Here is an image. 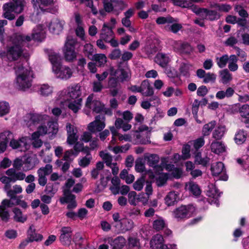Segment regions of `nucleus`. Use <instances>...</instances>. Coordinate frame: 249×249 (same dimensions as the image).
I'll return each instance as SVG.
<instances>
[{
	"mask_svg": "<svg viewBox=\"0 0 249 249\" xmlns=\"http://www.w3.org/2000/svg\"><path fill=\"white\" fill-rule=\"evenodd\" d=\"M96 62L98 67H104L107 62V58L104 54L97 53L90 59Z\"/></svg>",
	"mask_w": 249,
	"mask_h": 249,
	"instance_id": "44",
	"label": "nucleus"
},
{
	"mask_svg": "<svg viewBox=\"0 0 249 249\" xmlns=\"http://www.w3.org/2000/svg\"><path fill=\"white\" fill-rule=\"evenodd\" d=\"M38 89L39 93L44 96H48L53 92V87L48 84H44L40 85Z\"/></svg>",
	"mask_w": 249,
	"mask_h": 249,
	"instance_id": "47",
	"label": "nucleus"
},
{
	"mask_svg": "<svg viewBox=\"0 0 249 249\" xmlns=\"http://www.w3.org/2000/svg\"><path fill=\"white\" fill-rule=\"evenodd\" d=\"M83 53L89 59L93 57L94 50L93 46L90 43H87L84 46Z\"/></svg>",
	"mask_w": 249,
	"mask_h": 249,
	"instance_id": "53",
	"label": "nucleus"
},
{
	"mask_svg": "<svg viewBox=\"0 0 249 249\" xmlns=\"http://www.w3.org/2000/svg\"><path fill=\"white\" fill-rule=\"evenodd\" d=\"M38 162L36 155L28 157L24 161V166L23 167V171H27L32 169Z\"/></svg>",
	"mask_w": 249,
	"mask_h": 249,
	"instance_id": "36",
	"label": "nucleus"
},
{
	"mask_svg": "<svg viewBox=\"0 0 249 249\" xmlns=\"http://www.w3.org/2000/svg\"><path fill=\"white\" fill-rule=\"evenodd\" d=\"M13 2H7L2 6L3 17L10 20L15 18V14L21 13L26 4L25 0H12Z\"/></svg>",
	"mask_w": 249,
	"mask_h": 249,
	"instance_id": "5",
	"label": "nucleus"
},
{
	"mask_svg": "<svg viewBox=\"0 0 249 249\" xmlns=\"http://www.w3.org/2000/svg\"><path fill=\"white\" fill-rule=\"evenodd\" d=\"M196 208L193 205L181 206L173 212L174 217L178 220L188 218L196 212Z\"/></svg>",
	"mask_w": 249,
	"mask_h": 249,
	"instance_id": "10",
	"label": "nucleus"
},
{
	"mask_svg": "<svg viewBox=\"0 0 249 249\" xmlns=\"http://www.w3.org/2000/svg\"><path fill=\"white\" fill-rule=\"evenodd\" d=\"M128 122H124L121 118H117L115 120L114 124L117 128H122L123 131H127L131 128V125L128 123Z\"/></svg>",
	"mask_w": 249,
	"mask_h": 249,
	"instance_id": "45",
	"label": "nucleus"
},
{
	"mask_svg": "<svg viewBox=\"0 0 249 249\" xmlns=\"http://www.w3.org/2000/svg\"><path fill=\"white\" fill-rule=\"evenodd\" d=\"M81 87L78 84L71 85L67 89H64L58 93L57 104H60L64 107L65 102L63 100L82 99Z\"/></svg>",
	"mask_w": 249,
	"mask_h": 249,
	"instance_id": "6",
	"label": "nucleus"
},
{
	"mask_svg": "<svg viewBox=\"0 0 249 249\" xmlns=\"http://www.w3.org/2000/svg\"><path fill=\"white\" fill-rule=\"evenodd\" d=\"M216 62L219 68H223L226 66L228 62H229V57L228 55L225 54L221 57H216Z\"/></svg>",
	"mask_w": 249,
	"mask_h": 249,
	"instance_id": "55",
	"label": "nucleus"
},
{
	"mask_svg": "<svg viewBox=\"0 0 249 249\" xmlns=\"http://www.w3.org/2000/svg\"><path fill=\"white\" fill-rule=\"evenodd\" d=\"M193 11L202 19L214 20L218 19L220 17V15L217 11L208 10L206 8H199L197 7H195L193 8Z\"/></svg>",
	"mask_w": 249,
	"mask_h": 249,
	"instance_id": "11",
	"label": "nucleus"
},
{
	"mask_svg": "<svg viewBox=\"0 0 249 249\" xmlns=\"http://www.w3.org/2000/svg\"><path fill=\"white\" fill-rule=\"evenodd\" d=\"M115 227L120 232L124 233L133 228L134 223L131 219L123 218L121 219L120 223L115 225Z\"/></svg>",
	"mask_w": 249,
	"mask_h": 249,
	"instance_id": "25",
	"label": "nucleus"
},
{
	"mask_svg": "<svg viewBox=\"0 0 249 249\" xmlns=\"http://www.w3.org/2000/svg\"><path fill=\"white\" fill-rule=\"evenodd\" d=\"M195 162L202 165L203 166H206L209 162V159L207 157L202 158L200 153L197 152L195 156Z\"/></svg>",
	"mask_w": 249,
	"mask_h": 249,
	"instance_id": "56",
	"label": "nucleus"
},
{
	"mask_svg": "<svg viewBox=\"0 0 249 249\" xmlns=\"http://www.w3.org/2000/svg\"><path fill=\"white\" fill-rule=\"evenodd\" d=\"M108 71L110 77L108 80V86L111 88H116L118 84V77L117 76L118 71L113 67H110L108 69Z\"/></svg>",
	"mask_w": 249,
	"mask_h": 249,
	"instance_id": "35",
	"label": "nucleus"
},
{
	"mask_svg": "<svg viewBox=\"0 0 249 249\" xmlns=\"http://www.w3.org/2000/svg\"><path fill=\"white\" fill-rule=\"evenodd\" d=\"M211 7L214 8L219 11L226 12L229 11L231 9V7L229 4H219L217 3L211 4Z\"/></svg>",
	"mask_w": 249,
	"mask_h": 249,
	"instance_id": "57",
	"label": "nucleus"
},
{
	"mask_svg": "<svg viewBox=\"0 0 249 249\" xmlns=\"http://www.w3.org/2000/svg\"><path fill=\"white\" fill-rule=\"evenodd\" d=\"M13 212L14 213L13 218L16 222L24 223L26 221L27 219V215L23 214L19 209L18 208H14Z\"/></svg>",
	"mask_w": 249,
	"mask_h": 249,
	"instance_id": "42",
	"label": "nucleus"
},
{
	"mask_svg": "<svg viewBox=\"0 0 249 249\" xmlns=\"http://www.w3.org/2000/svg\"><path fill=\"white\" fill-rule=\"evenodd\" d=\"M100 156L105 161L106 165L111 168L112 173L114 175L118 174L119 168L116 163H112V157L106 151H102L100 152Z\"/></svg>",
	"mask_w": 249,
	"mask_h": 249,
	"instance_id": "21",
	"label": "nucleus"
},
{
	"mask_svg": "<svg viewBox=\"0 0 249 249\" xmlns=\"http://www.w3.org/2000/svg\"><path fill=\"white\" fill-rule=\"evenodd\" d=\"M128 201L132 205L136 206L138 204L139 201L137 199L138 195L135 191H131L128 193Z\"/></svg>",
	"mask_w": 249,
	"mask_h": 249,
	"instance_id": "60",
	"label": "nucleus"
},
{
	"mask_svg": "<svg viewBox=\"0 0 249 249\" xmlns=\"http://www.w3.org/2000/svg\"><path fill=\"white\" fill-rule=\"evenodd\" d=\"M192 71H193V66L188 63L182 64L179 68L180 74L185 77H189Z\"/></svg>",
	"mask_w": 249,
	"mask_h": 249,
	"instance_id": "48",
	"label": "nucleus"
},
{
	"mask_svg": "<svg viewBox=\"0 0 249 249\" xmlns=\"http://www.w3.org/2000/svg\"><path fill=\"white\" fill-rule=\"evenodd\" d=\"M76 40L71 37H68L63 48V53L67 61H72L77 57L75 51Z\"/></svg>",
	"mask_w": 249,
	"mask_h": 249,
	"instance_id": "8",
	"label": "nucleus"
},
{
	"mask_svg": "<svg viewBox=\"0 0 249 249\" xmlns=\"http://www.w3.org/2000/svg\"><path fill=\"white\" fill-rule=\"evenodd\" d=\"M171 60L170 54L163 53H158L155 57V62L163 68L167 67Z\"/></svg>",
	"mask_w": 249,
	"mask_h": 249,
	"instance_id": "27",
	"label": "nucleus"
},
{
	"mask_svg": "<svg viewBox=\"0 0 249 249\" xmlns=\"http://www.w3.org/2000/svg\"><path fill=\"white\" fill-rule=\"evenodd\" d=\"M164 168L168 171L171 172V173L169 174L170 178H173L178 179L182 175L183 172L182 169L179 168L175 167L173 164L166 163Z\"/></svg>",
	"mask_w": 249,
	"mask_h": 249,
	"instance_id": "33",
	"label": "nucleus"
},
{
	"mask_svg": "<svg viewBox=\"0 0 249 249\" xmlns=\"http://www.w3.org/2000/svg\"><path fill=\"white\" fill-rule=\"evenodd\" d=\"M7 176H3L0 178V181L3 184H10L17 180H23L25 174L22 172H16L14 168H9L5 172Z\"/></svg>",
	"mask_w": 249,
	"mask_h": 249,
	"instance_id": "9",
	"label": "nucleus"
},
{
	"mask_svg": "<svg viewBox=\"0 0 249 249\" xmlns=\"http://www.w3.org/2000/svg\"><path fill=\"white\" fill-rule=\"evenodd\" d=\"M151 129L146 125H142L135 131H131L129 134L124 135L119 134V140L120 141L133 142L134 144H147L150 142L149 132Z\"/></svg>",
	"mask_w": 249,
	"mask_h": 249,
	"instance_id": "4",
	"label": "nucleus"
},
{
	"mask_svg": "<svg viewBox=\"0 0 249 249\" xmlns=\"http://www.w3.org/2000/svg\"><path fill=\"white\" fill-rule=\"evenodd\" d=\"M71 230L70 227H63L61 231L60 240L64 245H69L71 242Z\"/></svg>",
	"mask_w": 249,
	"mask_h": 249,
	"instance_id": "32",
	"label": "nucleus"
},
{
	"mask_svg": "<svg viewBox=\"0 0 249 249\" xmlns=\"http://www.w3.org/2000/svg\"><path fill=\"white\" fill-rule=\"evenodd\" d=\"M175 51L181 54H191L194 51V48L188 43L181 41H176L174 44Z\"/></svg>",
	"mask_w": 249,
	"mask_h": 249,
	"instance_id": "18",
	"label": "nucleus"
},
{
	"mask_svg": "<svg viewBox=\"0 0 249 249\" xmlns=\"http://www.w3.org/2000/svg\"><path fill=\"white\" fill-rule=\"evenodd\" d=\"M16 75V84L20 90L25 91L32 85L34 78L33 71L27 66H24L20 63H17L14 67Z\"/></svg>",
	"mask_w": 249,
	"mask_h": 249,
	"instance_id": "3",
	"label": "nucleus"
},
{
	"mask_svg": "<svg viewBox=\"0 0 249 249\" xmlns=\"http://www.w3.org/2000/svg\"><path fill=\"white\" fill-rule=\"evenodd\" d=\"M53 72L56 77L62 80H67L71 77L73 70L68 66L60 65L58 67L54 66Z\"/></svg>",
	"mask_w": 249,
	"mask_h": 249,
	"instance_id": "13",
	"label": "nucleus"
},
{
	"mask_svg": "<svg viewBox=\"0 0 249 249\" xmlns=\"http://www.w3.org/2000/svg\"><path fill=\"white\" fill-rule=\"evenodd\" d=\"M164 240L162 236L160 234H157L154 236L151 240V247L153 249H159L162 247Z\"/></svg>",
	"mask_w": 249,
	"mask_h": 249,
	"instance_id": "41",
	"label": "nucleus"
},
{
	"mask_svg": "<svg viewBox=\"0 0 249 249\" xmlns=\"http://www.w3.org/2000/svg\"><path fill=\"white\" fill-rule=\"evenodd\" d=\"M241 116L243 117H249V105L245 104L243 105L239 109Z\"/></svg>",
	"mask_w": 249,
	"mask_h": 249,
	"instance_id": "64",
	"label": "nucleus"
},
{
	"mask_svg": "<svg viewBox=\"0 0 249 249\" xmlns=\"http://www.w3.org/2000/svg\"><path fill=\"white\" fill-rule=\"evenodd\" d=\"M144 182L145 179L142 177L137 179L133 185L134 189L138 191H141L143 188Z\"/></svg>",
	"mask_w": 249,
	"mask_h": 249,
	"instance_id": "63",
	"label": "nucleus"
},
{
	"mask_svg": "<svg viewBox=\"0 0 249 249\" xmlns=\"http://www.w3.org/2000/svg\"><path fill=\"white\" fill-rule=\"evenodd\" d=\"M49 116L36 113L27 114L24 117V124L30 129H33L36 124L40 125L37 130L32 134V139L38 138L47 133L56 134L58 130L57 121H48Z\"/></svg>",
	"mask_w": 249,
	"mask_h": 249,
	"instance_id": "1",
	"label": "nucleus"
},
{
	"mask_svg": "<svg viewBox=\"0 0 249 249\" xmlns=\"http://www.w3.org/2000/svg\"><path fill=\"white\" fill-rule=\"evenodd\" d=\"M206 191L207 195L209 197L213 198V200L210 202L211 204H214L216 206H218L219 204L218 198L220 196V193L216 189L215 185L212 183L209 184Z\"/></svg>",
	"mask_w": 249,
	"mask_h": 249,
	"instance_id": "26",
	"label": "nucleus"
},
{
	"mask_svg": "<svg viewBox=\"0 0 249 249\" xmlns=\"http://www.w3.org/2000/svg\"><path fill=\"white\" fill-rule=\"evenodd\" d=\"M12 205L11 201L8 199H5L1 202L0 205V216L2 220L7 221L8 220L9 214L6 208L12 207Z\"/></svg>",
	"mask_w": 249,
	"mask_h": 249,
	"instance_id": "28",
	"label": "nucleus"
},
{
	"mask_svg": "<svg viewBox=\"0 0 249 249\" xmlns=\"http://www.w3.org/2000/svg\"><path fill=\"white\" fill-rule=\"evenodd\" d=\"M185 189L193 195L197 196L200 195L201 191L199 186L196 183L190 181L186 183Z\"/></svg>",
	"mask_w": 249,
	"mask_h": 249,
	"instance_id": "38",
	"label": "nucleus"
},
{
	"mask_svg": "<svg viewBox=\"0 0 249 249\" xmlns=\"http://www.w3.org/2000/svg\"><path fill=\"white\" fill-rule=\"evenodd\" d=\"M46 31V25H39L34 28L32 34V36H29L31 41L34 39L37 41H41L45 37Z\"/></svg>",
	"mask_w": 249,
	"mask_h": 249,
	"instance_id": "24",
	"label": "nucleus"
},
{
	"mask_svg": "<svg viewBox=\"0 0 249 249\" xmlns=\"http://www.w3.org/2000/svg\"><path fill=\"white\" fill-rule=\"evenodd\" d=\"M140 93L145 97L151 96L154 94V90L148 80H144L140 85Z\"/></svg>",
	"mask_w": 249,
	"mask_h": 249,
	"instance_id": "31",
	"label": "nucleus"
},
{
	"mask_svg": "<svg viewBox=\"0 0 249 249\" xmlns=\"http://www.w3.org/2000/svg\"><path fill=\"white\" fill-rule=\"evenodd\" d=\"M237 58L235 55H231L229 57L228 68L230 71H235L238 69Z\"/></svg>",
	"mask_w": 249,
	"mask_h": 249,
	"instance_id": "54",
	"label": "nucleus"
},
{
	"mask_svg": "<svg viewBox=\"0 0 249 249\" xmlns=\"http://www.w3.org/2000/svg\"><path fill=\"white\" fill-rule=\"evenodd\" d=\"M221 82L224 84H226L232 80L231 74L228 70L224 69L219 72Z\"/></svg>",
	"mask_w": 249,
	"mask_h": 249,
	"instance_id": "51",
	"label": "nucleus"
},
{
	"mask_svg": "<svg viewBox=\"0 0 249 249\" xmlns=\"http://www.w3.org/2000/svg\"><path fill=\"white\" fill-rule=\"evenodd\" d=\"M64 107H63L62 105L58 104L62 108L65 107L71 110L73 113H76L81 108L82 104V99H77L74 100H63Z\"/></svg>",
	"mask_w": 249,
	"mask_h": 249,
	"instance_id": "22",
	"label": "nucleus"
},
{
	"mask_svg": "<svg viewBox=\"0 0 249 249\" xmlns=\"http://www.w3.org/2000/svg\"><path fill=\"white\" fill-rule=\"evenodd\" d=\"M55 0H32V4L37 13L45 11L46 8L54 4Z\"/></svg>",
	"mask_w": 249,
	"mask_h": 249,
	"instance_id": "19",
	"label": "nucleus"
},
{
	"mask_svg": "<svg viewBox=\"0 0 249 249\" xmlns=\"http://www.w3.org/2000/svg\"><path fill=\"white\" fill-rule=\"evenodd\" d=\"M46 26L48 27L49 31L54 35H59L63 30L65 22L58 18L52 19Z\"/></svg>",
	"mask_w": 249,
	"mask_h": 249,
	"instance_id": "17",
	"label": "nucleus"
},
{
	"mask_svg": "<svg viewBox=\"0 0 249 249\" xmlns=\"http://www.w3.org/2000/svg\"><path fill=\"white\" fill-rule=\"evenodd\" d=\"M30 139L28 137H22L18 140L12 139L10 142V146L15 149L20 151H26L30 146Z\"/></svg>",
	"mask_w": 249,
	"mask_h": 249,
	"instance_id": "14",
	"label": "nucleus"
},
{
	"mask_svg": "<svg viewBox=\"0 0 249 249\" xmlns=\"http://www.w3.org/2000/svg\"><path fill=\"white\" fill-rule=\"evenodd\" d=\"M226 131L225 126L220 125L214 129L213 133V137L215 139H220L224 136Z\"/></svg>",
	"mask_w": 249,
	"mask_h": 249,
	"instance_id": "49",
	"label": "nucleus"
},
{
	"mask_svg": "<svg viewBox=\"0 0 249 249\" xmlns=\"http://www.w3.org/2000/svg\"><path fill=\"white\" fill-rule=\"evenodd\" d=\"M105 121V116L99 115L95 117L94 121L88 125L87 128L92 133L101 132L106 126Z\"/></svg>",
	"mask_w": 249,
	"mask_h": 249,
	"instance_id": "12",
	"label": "nucleus"
},
{
	"mask_svg": "<svg viewBox=\"0 0 249 249\" xmlns=\"http://www.w3.org/2000/svg\"><path fill=\"white\" fill-rule=\"evenodd\" d=\"M77 155V152H75L73 150H67L64 153L63 160L67 161H71Z\"/></svg>",
	"mask_w": 249,
	"mask_h": 249,
	"instance_id": "58",
	"label": "nucleus"
},
{
	"mask_svg": "<svg viewBox=\"0 0 249 249\" xmlns=\"http://www.w3.org/2000/svg\"><path fill=\"white\" fill-rule=\"evenodd\" d=\"M176 21L171 17H159L156 20V22L158 24H164L166 23H172Z\"/></svg>",
	"mask_w": 249,
	"mask_h": 249,
	"instance_id": "62",
	"label": "nucleus"
},
{
	"mask_svg": "<svg viewBox=\"0 0 249 249\" xmlns=\"http://www.w3.org/2000/svg\"><path fill=\"white\" fill-rule=\"evenodd\" d=\"M211 150L216 154H220L226 151V146L221 142L213 141L211 144Z\"/></svg>",
	"mask_w": 249,
	"mask_h": 249,
	"instance_id": "40",
	"label": "nucleus"
},
{
	"mask_svg": "<svg viewBox=\"0 0 249 249\" xmlns=\"http://www.w3.org/2000/svg\"><path fill=\"white\" fill-rule=\"evenodd\" d=\"M106 241L109 243L113 249H120L122 248L126 243V240L122 236H119L113 239L111 237H108Z\"/></svg>",
	"mask_w": 249,
	"mask_h": 249,
	"instance_id": "30",
	"label": "nucleus"
},
{
	"mask_svg": "<svg viewBox=\"0 0 249 249\" xmlns=\"http://www.w3.org/2000/svg\"><path fill=\"white\" fill-rule=\"evenodd\" d=\"M211 171L213 176H219L220 180L226 181L228 179L224 164L221 162L213 163L211 166Z\"/></svg>",
	"mask_w": 249,
	"mask_h": 249,
	"instance_id": "16",
	"label": "nucleus"
},
{
	"mask_svg": "<svg viewBox=\"0 0 249 249\" xmlns=\"http://www.w3.org/2000/svg\"><path fill=\"white\" fill-rule=\"evenodd\" d=\"M53 171V167L50 164H47L45 167L39 168L37 171L38 174H42L45 176L51 174Z\"/></svg>",
	"mask_w": 249,
	"mask_h": 249,
	"instance_id": "61",
	"label": "nucleus"
},
{
	"mask_svg": "<svg viewBox=\"0 0 249 249\" xmlns=\"http://www.w3.org/2000/svg\"><path fill=\"white\" fill-rule=\"evenodd\" d=\"M29 36L18 35L16 36L15 44L7 48L5 51H0V57L9 61L17 60L23 55V47L28 46L31 41Z\"/></svg>",
	"mask_w": 249,
	"mask_h": 249,
	"instance_id": "2",
	"label": "nucleus"
},
{
	"mask_svg": "<svg viewBox=\"0 0 249 249\" xmlns=\"http://www.w3.org/2000/svg\"><path fill=\"white\" fill-rule=\"evenodd\" d=\"M93 95L92 94L90 95L88 97L86 107L92 108L93 111L99 113L103 110L104 106L99 101H93Z\"/></svg>",
	"mask_w": 249,
	"mask_h": 249,
	"instance_id": "23",
	"label": "nucleus"
},
{
	"mask_svg": "<svg viewBox=\"0 0 249 249\" xmlns=\"http://www.w3.org/2000/svg\"><path fill=\"white\" fill-rule=\"evenodd\" d=\"M116 70L118 71V73H120L119 76H118L122 82L124 81H128L131 77V72L129 68L127 65L124 68L119 66L118 69Z\"/></svg>",
	"mask_w": 249,
	"mask_h": 249,
	"instance_id": "37",
	"label": "nucleus"
},
{
	"mask_svg": "<svg viewBox=\"0 0 249 249\" xmlns=\"http://www.w3.org/2000/svg\"><path fill=\"white\" fill-rule=\"evenodd\" d=\"M216 125L215 121H211L205 124L202 130V134L204 136H209L211 133L212 130L214 128Z\"/></svg>",
	"mask_w": 249,
	"mask_h": 249,
	"instance_id": "50",
	"label": "nucleus"
},
{
	"mask_svg": "<svg viewBox=\"0 0 249 249\" xmlns=\"http://www.w3.org/2000/svg\"><path fill=\"white\" fill-rule=\"evenodd\" d=\"M48 56L52 65V71L53 70L54 66L56 67L60 66L61 57L59 53L50 50L48 52Z\"/></svg>",
	"mask_w": 249,
	"mask_h": 249,
	"instance_id": "39",
	"label": "nucleus"
},
{
	"mask_svg": "<svg viewBox=\"0 0 249 249\" xmlns=\"http://www.w3.org/2000/svg\"><path fill=\"white\" fill-rule=\"evenodd\" d=\"M178 194L174 191L169 192L165 198V203L168 206L175 204L178 198Z\"/></svg>",
	"mask_w": 249,
	"mask_h": 249,
	"instance_id": "46",
	"label": "nucleus"
},
{
	"mask_svg": "<svg viewBox=\"0 0 249 249\" xmlns=\"http://www.w3.org/2000/svg\"><path fill=\"white\" fill-rule=\"evenodd\" d=\"M91 159V156L89 154H88L86 156L79 160L78 164L80 166L85 167L89 164Z\"/></svg>",
	"mask_w": 249,
	"mask_h": 249,
	"instance_id": "59",
	"label": "nucleus"
},
{
	"mask_svg": "<svg viewBox=\"0 0 249 249\" xmlns=\"http://www.w3.org/2000/svg\"><path fill=\"white\" fill-rule=\"evenodd\" d=\"M66 127L67 132V142L70 145L73 144L78 139L77 128L70 123H67Z\"/></svg>",
	"mask_w": 249,
	"mask_h": 249,
	"instance_id": "20",
	"label": "nucleus"
},
{
	"mask_svg": "<svg viewBox=\"0 0 249 249\" xmlns=\"http://www.w3.org/2000/svg\"><path fill=\"white\" fill-rule=\"evenodd\" d=\"M112 29L113 27H109L108 24L104 23L101 31L100 38L105 41L108 42L109 39L114 36Z\"/></svg>",
	"mask_w": 249,
	"mask_h": 249,
	"instance_id": "29",
	"label": "nucleus"
},
{
	"mask_svg": "<svg viewBox=\"0 0 249 249\" xmlns=\"http://www.w3.org/2000/svg\"><path fill=\"white\" fill-rule=\"evenodd\" d=\"M10 111L9 104L4 101H0V117L7 115Z\"/></svg>",
	"mask_w": 249,
	"mask_h": 249,
	"instance_id": "52",
	"label": "nucleus"
},
{
	"mask_svg": "<svg viewBox=\"0 0 249 249\" xmlns=\"http://www.w3.org/2000/svg\"><path fill=\"white\" fill-rule=\"evenodd\" d=\"M163 171H155L154 173L151 171L147 172V175L151 179H155L157 185L158 186L164 185L168 179L170 178L169 174L164 173Z\"/></svg>",
	"mask_w": 249,
	"mask_h": 249,
	"instance_id": "15",
	"label": "nucleus"
},
{
	"mask_svg": "<svg viewBox=\"0 0 249 249\" xmlns=\"http://www.w3.org/2000/svg\"><path fill=\"white\" fill-rule=\"evenodd\" d=\"M247 136V134L245 131L239 130L235 134L234 139L235 142L238 145L243 144L246 140Z\"/></svg>",
	"mask_w": 249,
	"mask_h": 249,
	"instance_id": "43",
	"label": "nucleus"
},
{
	"mask_svg": "<svg viewBox=\"0 0 249 249\" xmlns=\"http://www.w3.org/2000/svg\"><path fill=\"white\" fill-rule=\"evenodd\" d=\"M143 158L147 161V164L153 168V171H163V168L168 162L167 158H162L161 164L159 165L160 158L158 155L154 154L145 153Z\"/></svg>",
	"mask_w": 249,
	"mask_h": 249,
	"instance_id": "7",
	"label": "nucleus"
},
{
	"mask_svg": "<svg viewBox=\"0 0 249 249\" xmlns=\"http://www.w3.org/2000/svg\"><path fill=\"white\" fill-rule=\"evenodd\" d=\"M64 196H65L64 197L60 199L61 203H68V208L69 209L75 208L77 206L75 201V196L71 194L67 195L66 190L64 191Z\"/></svg>",
	"mask_w": 249,
	"mask_h": 249,
	"instance_id": "34",
	"label": "nucleus"
}]
</instances>
